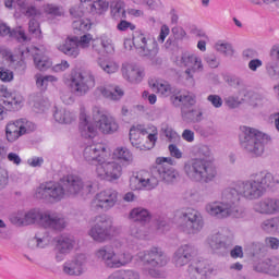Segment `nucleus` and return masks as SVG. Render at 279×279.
Listing matches in <instances>:
<instances>
[{"instance_id":"1","label":"nucleus","mask_w":279,"mask_h":279,"mask_svg":"<svg viewBox=\"0 0 279 279\" xmlns=\"http://www.w3.org/2000/svg\"><path fill=\"white\" fill-rule=\"evenodd\" d=\"M274 184V174L267 170L253 174V178L238 183L236 187H226L220 201H213L206 205V210H236L241 208L239 195L254 202L260 199L269 186Z\"/></svg>"},{"instance_id":"2","label":"nucleus","mask_w":279,"mask_h":279,"mask_svg":"<svg viewBox=\"0 0 279 279\" xmlns=\"http://www.w3.org/2000/svg\"><path fill=\"white\" fill-rule=\"evenodd\" d=\"M83 160L88 165H95V173L99 180L114 182L123 175V168L112 160V154L106 144L87 145L83 150Z\"/></svg>"},{"instance_id":"3","label":"nucleus","mask_w":279,"mask_h":279,"mask_svg":"<svg viewBox=\"0 0 279 279\" xmlns=\"http://www.w3.org/2000/svg\"><path fill=\"white\" fill-rule=\"evenodd\" d=\"M84 193V180L77 174H69L60 181H49L36 187L34 196L49 204H58L66 197H75Z\"/></svg>"},{"instance_id":"4","label":"nucleus","mask_w":279,"mask_h":279,"mask_svg":"<svg viewBox=\"0 0 279 279\" xmlns=\"http://www.w3.org/2000/svg\"><path fill=\"white\" fill-rule=\"evenodd\" d=\"M192 154L196 157L187 160L183 167L186 178H189L191 182H204L205 184L215 182L217 178V167L205 159L213 156L210 146L206 144L194 146Z\"/></svg>"},{"instance_id":"5","label":"nucleus","mask_w":279,"mask_h":279,"mask_svg":"<svg viewBox=\"0 0 279 279\" xmlns=\"http://www.w3.org/2000/svg\"><path fill=\"white\" fill-rule=\"evenodd\" d=\"M3 5L7 10H14V7L17 5L19 11L14 12V19H21V14L31 19L28 21V34L37 40H43V28H40V22L37 20L43 19L40 9L35 4H29L27 0H3Z\"/></svg>"},{"instance_id":"6","label":"nucleus","mask_w":279,"mask_h":279,"mask_svg":"<svg viewBox=\"0 0 279 279\" xmlns=\"http://www.w3.org/2000/svg\"><path fill=\"white\" fill-rule=\"evenodd\" d=\"M11 223L13 226H32V223H37L43 228H52L53 230H64L66 228V221L64 218H58L51 216L45 211H28L27 214L17 213L10 217Z\"/></svg>"},{"instance_id":"7","label":"nucleus","mask_w":279,"mask_h":279,"mask_svg":"<svg viewBox=\"0 0 279 279\" xmlns=\"http://www.w3.org/2000/svg\"><path fill=\"white\" fill-rule=\"evenodd\" d=\"M132 47H135L138 56L150 60L151 64H160V62H162V60L158 58L160 47H158L156 38L141 32H134L132 39L124 40V49H126V51H132Z\"/></svg>"},{"instance_id":"8","label":"nucleus","mask_w":279,"mask_h":279,"mask_svg":"<svg viewBox=\"0 0 279 279\" xmlns=\"http://www.w3.org/2000/svg\"><path fill=\"white\" fill-rule=\"evenodd\" d=\"M130 142L133 147L141 151H149L158 143V128L154 124L133 125L130 130Z\"/></svg>"},{"instance_id":"9","label":"nucleus","mask_w":279,"mask_h":279,"mask_svg":"<svg viewBox=\"0 0 279 279\" xmlns=\"http://www.w3.org/2000/svg\"><path fill=\"white\" fill-rule=\"evenodd\" d=\"M240 143L241 146L253 158H260L265 154V144L269 140V136L256 129L250 126L240 128Z\"/></svg>"},{"instance_id":"10","label":"nucleus","mask_w":279,"mask_h":279,"mask_svg":"<svg viewBox=\"0 0 279 279\" xmlns=\"http://www.w3.org/2000/svg\"><path fill=\"white\" fill-rule=\"evenodd\" d=\"M64 83L76 97L88 95L97 84L93 72L80 69H73L69 77L64 78Z\"/></svg>"},{"instance_id":"11","label":"nucleus","mask_w":279,"mask_h":279,"mask_svg":"<svg viewBox=\"0 0 279 279\" xmlns=\"http://www.w3.org/2000/svg\"><path fill=\"white\" fill-rule=\"evenodd\" d=\"M95 45V38L92 34L87 33L81 37L69 36L61 43L57 44V49L60 53L68 56V58H77L81 53V49H92Z\"/></svg>"},{"instance_id":"12","label":"nucleus","mask_w":279,"mask_h":279,"mask_svg":"<svg viewBox=\"0 0 279 279\" xmlns=\"http://www.w3.org/2000/svg\"><path fill=\"white\" fill-rule=\"evenodd\" d=\"M95 257L104 263L106 267L110 269H119V267H125L129 263H132V254L129 252H114L112 246H102L95 252Z\"/></svg>"},{"instance_id":"13","label":"nucleus","mask_w":279,"mask_h":279,"mask_svg":"<svg viewBox=\"0 0 279 279\" xmlns=\"http://www.w3.org/2000/svg\"><path fill=\"white\" fill-rule=\"evenodd\" d=\"M160 184V179L155 168L149 171L133 172L129 179L131 191H155Z\"/></svg>"},{"instance_id":"14","label":"nucleus","mask_w":279,"mask_h":279,"mask_svg":"<svg viewBox=\"0 0 279 279\" xmlns=\"http://www.w3.org/2000/svg\"><path fill=\"white\" fill-rule=\"evenodd\" d=\"M92 119L101 134L110 135L119 132V122L117 119L106 113L99 106L92 108Z\"/></svg>"},{"instance_id":"15","label":"nucleus","mask_w":279,"mask_h":279,"mask_svg":"<svg viewBox=\"0 0 279 279\" xmlns=\"http://www.w3.org/2000/svg\"><path fill=\"white\" fill-rule=\"evenodd\" d=\"M27 58H29V48H21L19 52L12 53L9 48L0 46V60L11 69L25 71L27 69V63L25 62Z\"/></svg>"},{"instance_id":"16","label":"nucleus","mask_w":279,"mask_h":279,"mask_svg":"<svg viewBox=\"0 0 279 279\" xmlns=\"http://www.w3.org/2000/svg\"><path fill=\"white\" fill-rule=\"evenodd\" d=\"M95 223L96 225L89 230V236H92L94 241L104 243V241H108L112 238L114 229L112 228V221H110V219L104 216L96 217Z\"/></svg>"},{"instance_id":"17","label":"nucleus","mask_w":279,"mask_h":279,"mask_svg":"<svg viewBox=\"0 0 279 279\" xmlns=\"http://www.w3.org/2000/svg\"><path fill=\"white\" fill-rule=\"evenodd\" d=\"M119 202V192L117 190L107 189L97 193L92 201V208L101 210H110L114 208Z\"/></svg>"},{"instance_id":"18","label":"nucleus","mask_w":279,"mask_h":279,"mask_svg":"<svg viewBox=\"0 0 279 279\" xmlns=\"http://www.w3.org/2000/svg\"><path fill=\"white\" fill-rule=\"evenodd\" d=\"M137 258L148 267L160 268L167 265V255L159 247H151L148 251L137 254Z\"/></svg>"},{"instance_id":"19","label":"nucleus","mask_w":279,"mask_h":279,"mask_svg":"<svg viewBox=\"0 0 279 279\" xmlns=\"http://www.w3.org/2000/svg\"><path fill=\"white\" fill-rule=\"evenodd\" d=\"M181 64L185 66V75H187L190 80H193L195 73H202V71H204L202 57L195 52H184L181 56Z\"/></svg>"},{"instance_id":"20","label":"nucleus","mask_w":279,"mask_h":279,"mask_svg":"<svg viewBox=\"0 0 279 279\" xmlns=\"http://www.w3.org/2000/svg\"><path fill=\"white\" fill-rule=\"evenodd\" d=\"M0 106L5 108L9 112H14L15 110H21L23 108L24 98L21 94L16 92L8 90V87H2L0 89Z\"/></svg>"},{"instance_id":"21","label":"nucleus","mask_w":279,"mask_h":279,"mask_svg":"<svg viewBox=\"0 0 279 279\" xmlns=\"http://www.w3.org/2000/svg\"><path fill=\"white\" fill-rule=\"evenodd\" d=\"M80 134L83 138H95L98 134L97 124L93 122V118L88 116L86 108L82 107L80 112V125H78Z\"/></svg>"},{"instance_id":"22","label":"nucleus","mask_w":279,"mask_h":279,"mask_svg":"<svg viewBox=\"0 0 279 279\" xmlns=\"http://www.w3.org/2000/svg\"><path fill=\"white\" fill-rule=\"evenodd\" d=\"M123 80L130 84H141L145 77V70L136 63H123L121 68Z\"/></svg>"},{"instance_id":"23","label":"nucleus","mask_w":279,"mask_h":279,"mask_svg":"<svg viewBox=\"0 0 279 279\" xmlns=\"http://www.w3.org/2000/svg\"><path fill=\"white\" fill-rule=\"evenodd\" d=\"M32 53L34 66L37 71H48V69L53 66V61L47 56V48L45 46L34 47Z\"/></svg>"},{"instance_id":"24","label":"nucleus","mask_w":279,"mask_h":279,"mask_svg":"<svg viewBox=\"0 0 279 279\" xmlns=\"http://www.w3.org/2000/svg\"><path fill=\"white\" fill-rule=\"evenodd\" d=\"M95 95H101V97L111 101H120V99H123L125 92L119 85H99L95 89Z\"/></svg>"},{"instance_id":"25","label":"nucleus","mask_w":279,"mask_h":279,"mask_svg":"<svg viewBox=\"0 0 279 279\" xmlns=\"http://www.w3.org/2000/svg\"><path fill=\"white\" fill-rule=\"evenodd\" d=\"M74 245L75 241L69 236L62 235L54 240V250L57 252L56 259L58 263H60V260H64V254H69V252L73 250Z\"/></svg>"},{"instance_id":"26","label":"nucleus","mask_w":279,"mask_h":279,"mask_svg":"<svg viewBox=\"0 0 279 279\" xmlns=\"http://www.w3.org/2000/svg\"><path fill=\"white\" fill-rule=\"evenodd\" d=\"M155 173H157V178H159L161 182H165V184H173L180 175L175 168L160 165H156Z\"/></svg>"},{"instance_id":"27","label":"nucleus","mask_w":279,"mask_h":279,"mask_svg":"<svg viewBox=\"0 0 279 279\" xmlns=\"http://www.w3.org/2000/svg\"><path fill=\"white\" fill-rule=\"evenodd\" d=\"M53 119L61 125H71L77 119V114L63 107H54Z\"/></svg>"},{"instance_id":"28","label":"nucleus","mask_w":279,"mask_h":279,"mask_svg":"<svg viewBox=\"0 0 279 279\" xmlns=\"http://www.w3.org/2000/svg\"><path fill=\"white\" fill-rule=\"evenodd\" d=\"M255 271L259 274H269L270 276H279V259L274 257L259 262L255 265Z\"/></svg>"},{"instance_id":"29","label":"nucleus","mask_w":279,"mask_h":279,"mask_svg":"<svg viewBox=\"0 0 279 279\" xmlns=\"http://www.w3.org/2000/svg\"><path fill=\"white\" fill-rule=\"evenodd\" d=\"M93 50L96 51V53H102V51H106V53H112L114 51L112 38L106 34L96 37L94 40Z\"/></svg>"},{"instance_id":"30","label":"nucleus","mask_w":279,"mask_h":279,"mask_svg":"<svg viewBox=\"0 0 279 279\" xmlns=\"http://www.w3.org/2000/svg\"><path fill=\"white\" fill-rule=\"evenodd\" d=\"M171 104L175 108H180V106H193L195 105V95L177 89L171 96Z\"/></svg>"},{"instance_id":"31","label":"nucleus","mask_w":279,"mask_h":279,"mask_svg":"<svg viewBox=\"0 0 279 279\" xmlns=\"http://www.w3.org/2000/svg\"><path fill=\"white\" fill-rule=\"evenodd\" d=\"M190 274H198L199 279H206L213 274V267L207 260H196L190 265Z\"/></svg>"},{"instance_id":"32","label":"nucleus","mask_w":279,"mask_h":279,"mask_svg":"<svg viewBox=\"0 0 279 279\" xmlns=\"http://www.w3.org/2000/svg\"><path fill=\"white\" fill-rule=\"evenodd\" d=\"M204 202V196L197 190H186L181 197V206L190 208V206H197V204Z\"/></svg>"},{"instance_id":"33","label":"nucleus","mask_w":279,"mask_h":279,"mask_svg":"<svg viewBox=\"0 0 279 279\" xmlns=\"http://www.w3.org/2000/svg\"><path fill=\"white\" fill-rule=\"evenodd\" d=\"M150 86L161 97H170V100H171V96L173 95V93H175L178 90V89H174L173 87H171V84H169V82H167L162 78H158V80L154 81L153 83H150Z\"/></svg>"},{"instance_id":"34","label":"nucleus","mask_w":279,"mask_h":279,"mask_svg":"<svg viewBox=\"0 0 279 279\" xmlns=\"http://www.w3.org/2000/svg\"><path fill=\"white\" fill-rule=\"evenodd\" d=\"M40 12L43 13V17L48 16V19H58L60 16H64V8L53 2L44 3Z\"/></svg>"},{"instance_id":"35","label":"nucleus","mask_w":279,"mask_h":279,"mask_svg":"<svg viewBox=\"0 0 279 279\" xmlns=\"http://www.w3.org/2000/svg\"><path fill=\"white\" fill-rule=\"evenodd\" d=\"M184 221H186V226L193 230V232L197 230H202L204 228V221H202V216L199 211L193 210L183 216Z\"/></svg>"},{"instance_id":"36","label":"nucleus","mask_w":279,"mask_h":279,"mask_svg":"<svg viewBox=\"0 0 279 279\" xmlns=\"http://www.w3.org/2000/svg\"><path fill=\"white\" fill-rule=\"evenodd\" d=\"M4 132H5L7 143H16V141H19V138L23 136L16 121L8 122L5 125Z\"/></svg>"},{"instance_id":"37","label":"nucleus","mask_w":279,"mask_h":279,"mask_svg":"<svg viewBox=\"0 0 279 279\" xmlns=\"http://www.w3.org/2000/svg\"><path fill=\"white\" fill-rule=\"evenodd\" d=\"M84 255H81L77 257L76 260L71 263H65L63 266V271L68 276H81L82 271H84V268L82 267L84 260Z\"/></svg>"},{"instance_id":"38","label":"nucleus","mask_w":279,"mask_h":279,"mask_svg":"<svg viewBox=\"0 0 279 279\" xmlns=\"http://www.w3.org/2000/svg\"><path fill=\"white\" fill-rule=\"evenodd\" d=\"M113 158L124 162L125 165H132V162H134V155L125 146H118L113 150Z\"/></svg>"},{"instance_id":"39","label":"nucleus","mask_w":279,"mask_h":279,"mask_svg":"<svg viewBox=\"0 0 279 279\" xmlns=\"http://www.w3.org/2000/svg\"><path fill=\"white\" fill-rule=\"evenodd\" d=\"M35 84L39 90H47L49 84H58V77L54 75L35 74Z\"/></svg>"},{"instance_id":"40","label":"nucleus","mask_w":279,"mask_h":279,"mask_svg":"<svg viewBox=\"0 0 279 279\" xmlns=\"http://www.w3.org/2000/svg\"><path fill=\"white\" fill-rule=\"evenodd\" d=\"M192 252H193V248L189 245H185L184 247L179 248L174 255L177 267H183V265H186V263L191 260Z\"/></svg>"},{"instance_id":"41","label":"nucleus","mask_w":279,"mask_h":279,"mask_svg":"<svg viewBox=\"0 0 279 279\" xmlns=\"http://www.w3.org/2000/svg\"><path fill=\"white\" fill-rule=\"evenodd\" d=\"M97 64L104 73H107V75L119 73V63L114 60L98 59Z\"/></svg>"},{"instance_id":"42","label":"nucleus","mask_w":279,"mask_h":279,"mask_svg":"<svg viewBox=\"0 0 279 279\" xmlns=\"http://www.w3.org/2000/svg\"><path fill=\"white\" fill-rule=\"evenodd\" d=\"M202 111H197L195 109L181 108V116L183 121L186 123H199L202 121Z\"/></svg>"},{"instance_id":"43","label":"nucleus","mask_w":279,"mask_h":279,"mask_svg":"<svg viewBox=\"0 0 279 279\" xmlns=\"http://www.w3.org/2000/svg\"><path fill=\"white\" fill-rule=\"evenodd\" d=\"M215 49L218 53H223L227 58H232L234 56V47L232 44L226 40H218L215 44Z\"/></svg>"},{"instance_id":"44","label":"nucleus","mask_w":279,"mask_h":279,"mask_svg":"<svg viewBox=\"0 0 279 279\" xmlns=\"http://www.w3.org/2000/svg\"><path fill=\"white\" fill-rule=\"evenodd\" d=\"M93 3L89 4V10L92 14H104L108 12L110 3L108 0H92Z\"/></svg>"},{"instance_id":"45","label":"nucleus","mask_w":279,"mask_h":279,"mask_svg":"<svg viewBox=\"0 0 279 279\" xmlns=\"http://www.w3.org/2000/svg\"><path fill=\"white\" fill-rule=\"evenodd\" d=\"M9 38H14V40H17V43H29V40H32V37L27 36V33L23 26H16L11 29Z\"/></svg>"},{"instance_id":"46","label":"nucleus","mask_w":279,"mask_h":279,"mask_svg":"<svg viewBox=\"0 0 279 279\" xmlns=\"http://www.w3.org/2000/svg\"><path fill=\"white\" fill-rule=\"evenodd\" d=\"M15 123L17 124L22 136H25V134H32V132H35L36 130L34 122L27 119H17L15 120Z\"/></svg>"},{"instance_id":"47","label":"nucleus","mask_w":279,"mask_h":279,"mask_svg":"<svg viewBox=\"0 0 279 279\" xmlns=\"http://www.w3.org/2000/svg\"><path fill=\"white\" fill-rule=\"evenodd\" d=\"M265 69L270 80H279V61H267Z\"/></svg>"},{"instance_id":"48","label":"nucleus","mask_w":279,"mask_h":279,"mask_svg":"<svg viewBox=\"0 0 279 279\" xmlns=\"http://www.w3.org/2000/svg\"><path fill=\"white\" fill-rule=\"evenodd\" d=\"M72 27L76 32H88L90 31V27H93V23H90L88 19L78 17L73 21Z\"/></svg>"},{"instance_id":"49","label":"nucleus","mask_w":279,"mask_h":279,"mask_svg":"<svg viewBox=\"0 0 279 279\" xmlns=\"http://www.w3.org/2000/svg\"><path fill=\"white\" fill-rule=\"evenodd\" d=\"M111 16L116 21H119L120 19H125V2L118 1L112 8H111Z\"/></svg>"},{"instance_id":"50","label":"nucleus","mask_w":279,"mask_h":279,"mask_svg":"<svg viewBox=\"0 0 279 279\" xmlns=\"http://www.w3.org/2000/svg\"><path fill=\"white\" fill-rule=\"evenodd\" d=\"M130 219L132 221H149V219H151V217L149 216V211L148 210H132L130 213Z\"/></svg>"},{"instance_id":"51","label":"nucleus","mask_w":279,"mask_h":279,"mask_svg":"<svg viewBox=\"0 0 279 279\" xmlns=\"http://www.w3.org/2000/svg\"><path fill=\"white\" fill-rule=\"evenodd\" d=\"M262 210H279V199L278 198H264L260 202Z\"/></svg>"},{"instance_id":"52","label":"nucleus","mask_w":279,"mask_h":279,"mask_svg":"<svg viewBox=\"0 0 279 279\" xmlns=\"http://www.w3.org/2000/svg\"><path fill=\"white\" fill-rule=\"evenodd\" d=\"M245 100L238 95L228 96L225 98V104L230 108L231 110H234L235 108H239Z\"/></svg>"},{"instance_id":"53","label":"nucleus","mask_w":279,"mask_h":279,"mask_svg":"<svg viewBox=\"0 0 279 279\" xmlns=\"http://www.w3.org/2000/svg\"><path fill=\"white\" fill-rule=\"evenodd\" d=\"M207 101L213 106V108L219 109L223 106V99L217 94H210L207 96Z\"/></svg>"},{"instance_id":"54","label":"nucleus","mask_w":279,"mask_h":279,"mask_svg":"<svg viewBox=\"0 0 279 279\" xmlns=\"http://www.w3.org/2000/svg\"><path fill=\"white\" fill-rule=\"evenodd\" d=\"M0 80L4 83L12 82L14 80V72L7 68H0Z\"/></svg>"},{"instance_id":"55","label":"nucleus","mask_w":279,"mask_h":279,"mask_svg":"<svg viewBox=\"0 0 279 279\" xmlns=\"http://www.w3.org/2000/svg\"><path fill=\"white\" fill-rule=\"evenodd\" d=\"M169 34H171V31L169 29V27L166 24L161 25L159 35L157 39H155L156 43L157 44L159 43V45H162V43L167 40V36H169Z\"/></svg>"},{"instance_id":"56","label":"nucleus","mask_w":279,"mask_h":279,"mask_svg":"<svg viewBox=\"0 0 279 279\" xmlns=\"http://www.w3.org/2000/svg\"><path fill=\"white\" fill-rule=\"evenodd\" d=\"M9 182H10V175L8 171L5 170V168L0 167V191H3V189L8 186Z\"/></svg>"},{"instance_id":"57","label":"nucleus","mask_w":279,"mask_h":279,"mask_svg":"<svg viewBox=\"0 0 279 279\" xmlns=\"http://www.w3.org/2000/svg\"><path fill=\"white\" fill-rule=\"evenodd\" d=\"M71 64L66 60H61L60 63H57L52 66L53 73H64V71H69Z\"/></svg>"},{"instance_id":"58","label":"nucleus","mask_w":279,"mask_h":279,"mask_svg":"<svg viewBox=\"0 0 279 279\" xmlns=\"http://www.w3.org/2000/svg\"><path fill=\"white\" fill-rule=\"evenodd\" d=\"M165 134L170 143H180V134H178V132L173 131V129L167 128L165 130Z\"/></svg>"},{"instance_id":"59","label":"nucleus","mask_w":279,"mask_h":279,"mask_svg":"<svg viewBox=\"0 0 279 279\" xmlns=\"http://www.w3.org/2000/svg\"><path fill=\"white\" fill-rule=\"evenodd\" d=\"M265 104V97H263L259 94H252L250 105L253 106V108H259V106H263Z\"/></svg>"},{"instance_id":"60","label":"nucleus","mask_w":279,"mask_h":279,"mask_svg":"<svg viewBox=\"0 0 279 279\" xmlns=\"http://www.w3.org/2000/svg\"><path fill=\"white\" fill-rule=\"evenodd\" d=\"M155 165L173 167V165H175V160L171 157H157Z\"/></svg>"},{"instance_id":"61","label":"nucleus","mask_w":279,"mask_h":279,"mask_svg":"<svg viewBox=\"0 0 279 279\" xmlns=\"http://www.w3.org/2000/svg\"><path fill=\"white\" fill-rule=\"evenodd\" d=\"M206 63L208 64V66H210V69H217L219 68V64H221V62L219 61V58H217V56L215 54H209L205 58Z\"/></svg>"},{"instance_id":"62","label":"nucleus","mask_w":279,"mask_h":279,"mask_svg":"<svg viewBox=\"0 0 279 279\" xmlns=\"http://www.w3.org/2000/svg\"><path fill=\"white\" fill-rule=\"evenodd\" d=\"M168 149H169L170 156H171L172 158H177V160L182 159L183 153H182V150H180V148H178V147L175 146V144H170V145L168 146Z\"/></svg>"},{"instance_id":"63","label":"nucleus","mask_w":279,"mask_h":279,"mask_svg":"<svg viewBox=\"0 0 279 279\" xmlns=\"http://www.w3.org/2000/svg\"><path fill=\"white\" fill-rule=\"evenodd\" d=\"M120 279H140L137 272H134L133 270H124L119 271Z\"/></svg>"},{"instance_id":"64","label":"nucleus","mask_w":279,"mask_h":279,"mask_svg":"<svg viewBox=\"0 0 279 279\" xmlns=\"http://www.w3.org/2000/svg\"><path fill=\"white\" fill-rule=\"evenodd\" d=\"M269 56L274 62H279V44H275L270 48Z\"/></svg>"}]
</instances>
